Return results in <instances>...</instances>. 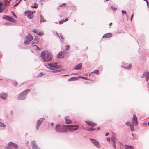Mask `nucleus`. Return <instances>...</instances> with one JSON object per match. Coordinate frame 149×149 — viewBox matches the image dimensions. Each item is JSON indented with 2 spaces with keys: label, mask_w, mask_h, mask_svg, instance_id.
<instances>
[{
  "label": "nucleus",
  "mask_w": 149,
  "mask_h": 149,
  "mask_svg": "<svg viewBox=\"0 0 149 149\" xmlns=\"http://www.w3.org/2000/svg\"><path fill=\"white\" fill-rule=\"evenodd\" d=\"M41 57L44 62L51 61L53 58L51 54L47 51L42 52L41 54Z\"/></svg>",
  "instance_id": "f257e3e1"
},
{
  "label": "nucleus",
  "mask_w": 149,
  "mask_h": 149,
  "mask_svg": "<svg viewBox=\"0 0 149 149\" xmlns=\"http://www.w3.org/2000/svg\"><path fill=\"white\" fill-rule=\"evenodd\" d=\"M65 125L58 124L55 127V130L57 132L66 133L67 132V128Z\"/></svg>",
  "instance_id": "f03ea898"
},
{
  "label": "nucleus",
  "mask_w": 149,
  "mask_h": 149,
  "mask_svg": "<svg viewBox=\"0 0 149 149\" xmlns=\"http://www.w3.org/2000/svg\"><path fill=\"white\" fill-rule=\"evenodd\" d=\"M30 90L27 89L21 93L18 96V99L21 100L25 99L28 92L30 91Z\"/></svg>",
  "instance_id": "7ed1b4c3"
},
{
  "label": "nucleus",
  "mask_w": 149,
  "mask_h": 149,
  "mask_svg": "<svg viewBox=\"0 0 149 149\" xmlns=\"http://www.w3.org/2000/svg\"><path fill=\"white\" fill-rule=\"evenodd\" d=\"M65 127H66L67 130H68L69 131L72 132L76 130L78 128L79 126L75 125H65Z\"/></svg>",
  "instance_id": "20e7f679"
},
{
  "label": "nucleus",
  "mask_w": 149,
  "mask_h": 149,
  "mask_svg": "<svg viewBox=\"0 0 149 149\" xmlns=\"http://www.w3.org/2000/svg\"><path fill=\"white\" fill-rule=\"evenodd\" d=\"M25 15L27 16L29 18L32 19L33 17V14L32 12L31 11L28 10L24 12Z\"/></svg>",
  "instance_id": "39448f33"
},
{
  "label": "nucleus",
  "mask_w": 149,
  "mask_h": 149,
  "mask_svg": "<svg viewBox=\"0 0 149 149\" xmlns=\"http://www.w3.org/2000/svg\"><path fill=\"white\" fill-rule=\"evenodd\" d=\"M131 121L132 123L134 125L136 126L138 124L137 118L136 115H133Z\"/></svg>",
  "instance_id": "423d86ee"
},
{
  "label": "nucleus",
  "mask_w": 149,
  "mask_h": 149,
  "mask_svg": "<svg viewBox=\"0 0 149 149\" xmlns=\"http://www.w3.org/2000/svg\"><path fill=\"white\" fill-rule=\"evenodd\" d=\"M90 140L92 141V143L94 145L96 146L98 148H100V145L99 144V142L96 140L92 139H90Z\"/></svg>",
  "instance_id": "0eeeda50"
},
{
  "label": "nucleus",
  "mask_w": 149,
  "mask_h": 149,
  "mask_svg": "<svg viewBox=\"0 0 149 149\" xmlns=\"http://www.w3.org/2000/svg\"><path fill=\"white\" fill-rule=\"evenodd\" d=\"M48 67L49 69L52 70L56 69L57 68V63H51L48 64Z\"/></svg>",
  "instance_id": "6e6552de"
},
{
  "label": "nucleus",
  "mask_w": 149,
  "mask_h": 149,
  "mask_svg": "<svg viewBox=\"0 0 149 149\" xmlns=\"http://www.w3.org/2000/svg\"><path fill=\"white\" fill-rule=\"evenodd\" d=\"M44 119V118H41L38 120L37 124L36 126V128L37 130H38L39 127L40 126L43 120Z\"/></svg>",
  "instance_id": "1a4fd4ad"
},
{
  "label": "nucleus",
  "mask_w": 149,
  "mask_h": 149,
  "mask_svg": "<svg viewBox=\"0 0 149 149\" xmlns=\"http://www.w3.org/2000/svg\"><path fill=\"white\" fill-rule=\"evenodd\" d=\"M32 149H40L36 144L35 141H33L31 142Z\"/></svg>",
  "instance_id": "9d476101"
},
{
  "label": "nucleus",
  "mask_w": 149,
  "mask_h": 149,
  "mask_svg": "<svg viewBox=\"0 0 149 149\" xmlns=\"http://www.w3.org/2000/svg\"><path fill=\"white\" fill-rule=\"evenodd\" d=\"M8 145L10 147L14 148L16 149H17L18 148V146L17 144L14 143L12 142H9Z\"/></svg>",
  "instance_id": "9b49d317"
},
{
  "label": "nucleus",
  "mask_w": 149,
  "mask_h": 149,
  "mask_svg": "<svg viewBox=\"0 0 149 149\" xmlns=\"http://www.w3.org/2000/svg\"><path fill=\"white\" fill-rule=\"evenodd\" d=\"M85 122L88 125L90 126L94 127L97 125V124L96 123L90 121H86Z\"/></svg>",
  "instance_id": "f8f14e48"
},
{
  "label": "nucleus",
  "mask_w": 149,
  "mask_h": 149,
  "mask_svg": "<svg viewBox=\"0 0 149 149\" xmlns=\"http://www.w3.org/2000/svg\"><path fill=\"white\" fill-rule=\"evenodd\" d=\"M32 31L36 33L38 35L40 36H42L44 34V33L43 31L40 32L38 30L33 29Z\"/></svg>",
  "instance_id": "ddd939ff"
},
{
  "label": "nucleus",
  "mask_w": 149,
  "mask_h": 149,
  "mask_svg": "<svg viewBox=\"0 0 149 149\" xmlns=\"http://www.w3.org/2000/svg\"><path fill=\"white\" fill-rule=\"evenodd\" d=\"M66 54V52L65 51L61 52L58 54V57L59 58H62L64 57Z\"/></svg>",
  "instance_id": "4468645a"
},
{
  "label": "nucleus",
  "mask_w": 149,
  "mask_h": 149,
  "mask_svg": "<svg viewBox=\"0 0 149 149\" xmlns=\"http://www.w3.org/2000/svg\"><path fill=\"white\" fill-rule=\"evenodd\" d=\"M65 120L66 123L71 124L72 123V121L69 119L68 116H66L65 117Z\"/></svg>",
  "instance_id": "2eb2a0df"
},
{
  "label": "nucleus",
  "mask_w": 149,
  "mask_h": 149,
  "mask_svg": "<svg viewBox=\"0 0 149 149\" xmlns=\"http://www.w3.org/2000/svg\"><path fill=\"white\" fill-rule=\"evenodd\" d=\"M112 36V34L110 33H107L103 36V38H111Z\"/></svg>",
  "instance_id": "dca6fc26"
},
{
  "label": "nucleus",
  "mask_w": 149,
  "mask_h": 149,
  "mask_svg": "<svg viewBox=\"0 0 149 149\" xmlns=\"http://www.w3.org/2000/svg\"><path fill=\"white\" fill-rule=\"evenodd\" d=\"M143 77H145L146 79V81H147L149 77V72H146L143 74Z\"/></svg>",
  "instance_id": "f3484780"
},
{
  "label": "nucleus",
  "mask_w": 149,
  "mask_h": 149,
  "mask_svg": "<svg viewBox=\"0 0 149 149\" xmlns=\"http://www.w3.org/2000/svg\"><path fill=\"white\" fill-rule=\"evenodd\" d=\"M7 96V94L4 93H2L0 94V97L5 99Z\"/></svg>",
  "instance_id": "a211bd4d"
},
{
  "label": "nucleus",
  "mask_w": 149,
  "mask_h": 149,
  "mask_svg": "<svg viewBox=\"0 0 149 149\" xmlns=\"http://www.w3.org/2000/svg\"><path fill=\"white\" fill-rule=\"evenodd\" d=\"M4 17L3 18L4 19H5L8 21H11L12 22H13L14 21V19L13 18H11L10 17H8V16H4Z\"/></svg>",
  "instance_id": "6ab92c4d"
},
{
  "label": "nucleus",
  "mask_w": 149,
  "mask_h": 149,
  "mask_svg": "<svg viewBox=\"0 0 149 149\" xmlns=\"http://www.w3.org/2000/svg\"><path fill=\"white\" fill-rule=\"evenodd\" d=\"M29 39H28L27 41L24 42V44L25 45L29 43L31 41V40L33 39V36H29Z\"/></svg>",
  "instance_id": "aec40b11"
},
{
  "label": "nucleus",
  "mask_w": 149,
  "mask_h": 149,
  "mask_svg": "<svg viewBox=\"0 0 149 149\" xmlns=\"http://www.w3.org/2000/svg\"><path fill=\"white\" fill-rule=\"evenodd\" d=\"M9 5V2L7 0H4V6L3 7H2V8H6V6H8Z\"/></svg>",
  "instance_id": "412c9836"
},
{
  "label": "nucleus",
  "mask_w": 149,
  "mask_h": 149,
  "mask_svg": "<svg viewBox=\"0 0 149 149\" xmlns=\"http://www.w3.org/2000/svg\"><path fill=\"white\" fill-rule=\"evenodd\" d=\"M111 140L112 141L113 143V146L115 148H116V139L113 136L111 138Z\"/></svg>",
  "instance_id": "4be33fe9"
},
{
  "label": "nucleus",
  "mask_w": 149,
  "mask_h": 149,
  "mask_svg": "<svg viewBox=\"0 0 149 149\" xmlns=\"http://www.w3.org/2000/svg\"><path fill=\"white\" fill-rule=\"evenodd\" d=\"M82 65L80 64H78L75 67V70H79L81 68Z\"/></svg>",
  "instance_id": "5701e85b"
},
{
  "label": "nucleus",
  "mask_w": 149,
  "mask_h": 149,
  "mask_svg": "<svg viewBox=\"0 0 149 149\" xmlns=\"http://www.w3.org/2000/svg\"><path fill=\"white\" fill-rule=\"evenodd\" d=\"M40 22H45L46 20L43 19V17L42 15H40Z\"/></svg>",
  "instance_id": "b1692460"
},
{
  "label": "nucleus",
  "mask_w": 149,
  "mask_h": 149,
  "mask_svg": "<svg viewBox=\"0 0 149 149\" xmlns=\"http://www.w3.org/2000/svg\"><path fill=\"white\" fill-rule=\"evenodd\" d=\"M32 49L35 50H39V48L36 45H32Z\"/></svg>",
  "instance_id": "393cba45"
},
{
  "label": "nucleus",
  "mask_w": 149,
  "mask_h": 149,
  "mask_svg": "<svg viewBox=\"0 0 149 149\" xmlns=\"http://www.w3.org/2000/svg\"><path fill=\"white\" fill-rule=\"evenodd\" d=\"M125 149H134L132 146H127V145L125 146Z\"/></svg>",
  "instance_id": "a878e982"
},
{
  "label": "nucleus",
  "mask_w": 149,
  "mask_h": 149,
  "mask_svg": "<svg viewBox=\"0 0 149 149\" xmlns=\"http://www.w3.org/2000/svg\"><path fill=\"white\" fill-rule=\"evenodd\" d=\"M132 67V65L131 64H130L127 67H126L125 66H122V67L125 69H130V68H131Z\"/></svg>",
  "instance_id": "bb28decb"
},
{
  "label": "nucleus",
  "mask_w": 149,
  "mask_h": 149,
  "mask_svg": "<svg viewBox=\"0 0 149 149\" xmlns=\"http://www.w3.org/2000/svg\"><path fill=\"white\" fill-rule=\"evenodd\" d=\"M130 129L132 131H133L134 130V125L132 123H130Z\"/></svg>",
  "instance_id": "cd10ccee"
},
{
  "label": "nucleus",
  "mask_w": 149,
  "mask_h": 149,
  "mask_svg": "<svg viewBox=\"0 0 149 149\" xmlns=\"http://www.w3.org/2000/svg\"><path fill=\"white\" fill-rule=\"evenodd\" d=\"M68 18H66L65 20H62L59 21V23L60 24H62L63 22H66L67 21H68Z\"/></svg>",
  "instance_id": "c85d7f7f"
},
{
  "label": "nucleus",
  "mask_w": 149,
  "mask_h": 149,
  "mask_svg": "<svg viewBox=\"0 0 149 149\" xmlns=\"http://www.w3.org/2000/svg\"><path fill=\"white\" fill-rule=\"evenodd\" d=\"M38 42V39L37 38H35V39L32 42L34 43H36Z\"/></svg>",
  "instance_id": "c756f323"
},
{
  "label": "nucleus",
  "mask_w": 149,
  "mask_h": 149,
  "mask_svg": "<svg viewBox=\"0 0 149 149\" xmlns=\"http://www.w3.org/2000/svg\"><path fill=\"white\" fill-rule=\"evenodd\" d=\"M35 5L33 6H32V8H38V5L36 3H34Z\"/></svg>",
  "instance_id": "7c9ffc66"
},
{
  "label": "nucleus",
  "mask_w": 149,
  "mask_h": 149,
  "mask_svg": "<svg viewBox=\"0 0 149 149\" xmlns=\"http://www.w3.org/2000/svg\"><path fill=\"white\" fill-rule=\"evenodd\" d=\"M74 79H76V80L77 79V78H74V77H73V78H71L70 79H69L68 80V81H74Z\"/></svg>",
  "instance_id": "2f4dec72"
},
{
  "label": "nucleus",
  "mask_w": 149,
  "mask_h": 149,
  "mask_svg": "<svg viewBox=\"0 0 149 149\" xmlns=\"http://www.w3.org/2000/svg\"><path fill=\"white\" fill-rule=\"evenodd\" d=\"M93 72L96 73L97 74H98L99 73V71L98 70H95L93 72H91V74H92Z\"/></svg>",
  "instance_id": "473e14b6"
},
{
  "label": "nucleus",
  "mask_w": 149,
  "mask_h": 149,
  "mask_svg": "<svg viewBox=\"0 0 149 149\" xmlns=\"http://www.w3.org/2000/svg\"><path fill=\"white\" fill-rule=\"evenodd\" d=\"M95 130V129L93 128L92 127H90L88 129V130L89 131H94Z\"/></svg>",
  "instance_id": "72a5a7b5"
},
{
  "label": "nucleus",
  "mask_w": 149,
  "mask_h": 149,
  "mask_svg": "<svg viewBox=\"0 0 149 149\" xmlns=\"http://www.w3.org/2000/svg\"><path fill=\"white\" fill-rule=\"evenodd\" d=\"M81 77L83 79H84L86 80H89V79L87 77Z\"/></svg>",
  "instance_id": "f704fd0d"
},
{
  "label": "nucleus",
  "mask_w": 149,
  "mask_h": 149,
  "mask_svg": "<svg viewBox=\"0 0 149 149\" xmlns=\"http://www.w3.org/2000/svg\"><path fill=\"white\" fill-rule=\"evenodd\" d=\"M5 126H6L5 125V124H4L3 123H0V126H2V127H5Z\"/></svg>",
  "instance_id": "c9c22d12"
},
{
  "label": "nucleus",
  "mask_w": 149,
  "mask_h": 149,
  "mask_svg": "<svg viewBox=\"0 0 149 149\" xmlns=\"http://www.w3.org/2000/svg\"><path fill=\"white\" fill-rule=\"evenodd\" d=\"M43 73H40L39 74L38 77H41L43 75Z\"/></svg>",
  "instance_id": "e433bc0d"
},
{
  "label": "nucleus",
  "mask_w": 149,
  "mask_h": 149,
  "mask_svg": "<svg viewBox=\"0 0 149 149\" xmlns=\"http://www.w3.org/2000/svg\"><path fill=\"white\" fill-rule=\"evenodd\" d=\"M66 5V3H63L62 4L59 5V6L60 7H62L63 6H65Z\"/></svg>",
  "instance_id": "4c0bfd02"
},
{
  "label": "nucleus",
  "mask_w": 149,
  "mask_h": 149,
  "mask_svg": "<svg viewBox=\"0 0 149 149\" xmlns=\"http://www.w3.org/2000/svg\"><path fill=\"white\" fill-rule=\"evenodd\" d=\"M130 123H131L130 122H127L126 123V125L127 126H130Z\"/></svg>",
  "instance_id": "58836bf2"
},
{
  "label": "nucleus",
  "mask_w": 149,
  "mask_h": 149,
  "mask_svg": "<svg viewBox=\"0 0 149 149\" xmlns=\"http://www.w3.org/2000/svg\"><path fill=\"white\" fill-rule=\"evenodd\" d=\"M144 1H146V2H147V4L148 7H149V3L148 1L147 0H144Z\"/></svg>",
  "instance_id": "ea45409f"
},
{
  "label": "nucleus",
  "mask_w": 149,
  "mask_h": 149,
  "mask_svg": "<svg viewBox=\"0 0 149 149\" xmlns=\"http://www.w3.org/2000/svg\"><path fill=\"white\" fill-rule=\"evenodd\" d=\"M122 13L123 15L124 14H126V12L125 11H124L123 10H122Z\"/></svg>",
  "instance_id": "a19ab883"
},
{
  "label": "nucleus",
  "mask_w": 149,
  "mask_h": 149,
  "mask_svg": "<svg viewBox=\"0 0 149 149\" xmlns=\"http://www.w3.org/2000/svg\"><path fill=\"white\" fill-rule=\"evenodd\" d=\"M65 47L66 49H68L69 48V46L67 45L65 46Z\"/></svg>",
  "instance_id": "79ce46f5"
},
{
  "label": "nucleus",
  "mask_w": 149,
  "mask_h": 149,
  "mask_svg": "<svg viewBox=\"0 0 149 149\" xmlns=\"http://www.w3.org/2000/svg\"><path fill=\"white\" fill-rule=\"evenodd\" d=\"M59 38L61 39L62 40H63L64 39L63 37L61 35H60L59 36Z\"/></svg>",
  "instance_id": "37998d69"
},
{
  "label": "nucleus",
  "mask_w": 149,
  "mask_h": 149,
  "mask_svg": "<svg viewBox=\"0 0 149 149\" xmlns=\"http://www.w3.org/2000/svg\"><path fill=\"white\" fill-rule=\"evenodd\" d=\"M21 0H20V1L17 3H16V4H15V5L14 6H17V5H18V4H19V3L20 2Z\"/></svg>",
  "instance_id": "c03bdc74"
},
{
  "label": "nucleus",
  "mask_w": 149,
  "mask_h": 149,
  "mask_svg": "<svg viewBox=\"0 0 149 149\" xmlns=\"http://www.w3.org/2000/svg\"><path fill=\"white\" fill-rule=\"evenodd\" d=\"M133 14H132V15L131 16V19H130V20H131V21H132V18H133Z\"/></svg>",
  "instance_id": "a18cd8bd"
},
{
  "label": "nucleus",
  "mask_w": 149,
  "mask_h": 149,
  "mask_svg": "<svg viewBox=\"0 0 149 149\" xmlns=\"http://www.w3.org/2000/svg\"><path fill=\"white\" fill-rule=\"evenodd\" d=\"M112 9L114 10H116V8L115 7H112Z\"/></svg>",
  "instance_id": "49530a36"
},
{
  "label": "nucleus",
  "mask_w": 149,
  "mask_h": 149,
  "mask_svg": "<svg viewBox=\"0 0 149 149\" xmlns=\"http://www.w3.org/2000/svg\"><path fill=\"white\" fill-rule=\"evenodd\" d=\"M107 141H110V139L109 138H107Z\"/></svg>",
  "instance_id": "de8ad7c7"
},
{
  "label": "nucleus",
  "mask_w": 149,
  "mask_h": 149,
  "mask_svg": "<svg viewBox=\"0 0 149 149\" xmlns=\"http://www.w3.org/2000/svg\"><path fill=\"white\" fill-rule=\"evenodd\" d=\"M12 13H13V15L15 17H17V16H16V15L14 14V12L12 11Z\"/></svg>",
  "instance_id": "09e8293b"
},
{
  "label": "nucleus",
  "mask_w": 149,
  "mask_h": 149,
  "mask_svg": "<svg viewBox=\"0 0 149 149\" xmlns=\"http://www.w3.org/2000/svg\"><path fill=\"white\" fill-rule=\"evenodd\" d=\"M17 82H15L14 83V85L15 86H17Z\"/></svg>",
  "instance_id": "8fccbe9b"
},
{
  "label": "nucleus",
  "mask_w": 149,
  "mask_h": 149,
  "mask_svg": "<svg viewBox=\"0 0 149 149\" xmlns=\"http://www.w3.org/2000/svg\"><path fill=\"white\" fill-rule=\"evenodd\" d=\"M109 133H106V134L105 135V136H107L108 135Z\"/></svg>",
  "instance_id": "3c124183"
},
{
  "label": "nucleus",
  "mask_w": 149,
  "mask_h": 149,
  "mask_svg": "<svg viewBox=\"0 0 149 149\" xmlns=\"http://www.w3.org/2000/svg\"><path fill=\"white\" fill-rule=\"evenodd\" d=\"M100 127H97V130H100Z\"/></svg>",
  "instance_id": "603ef678"
},
{
  "label": "nucleus",
  "mask_w": 149,
  "mask_h": 149,
  "mask_svg": "<svg viewBox=\"0 0 149 149\" xmlns=\"http://www.w3.org/2000/svg\"><path fill=\"white\" fill-rule=\"evenodd\" d=\"M2 57V56L1 54V53H0V58H1Z\"/></svg>",
  "instance_id": "864d4df0"
},
{
  "label": "nucleus",
  "mask_w": 149,
  "mask_h": 149,
  "mask_svg": "<svg viewBox=\"0 0 149 149\" xmlns=\"http://www.w3.org/2000/svg\"><path fill=\"white\" fill-rule=\"evenodd\" d=\"M112 24V23H110V24H109V25H110V26H111Z\"/></svg>",
  "instance_id": "5fc2aeb1"
},
{
  "label": "nucleus",
  "mask_w": 149,
  "mask_h": 149,
  "mask_svg": "<svg viewBox=\"0 0 149 149\" xmlns=\"http://www.w3.org/2000/svg\"><path fill=\"white\" fill-rule=\"evenodd\" d=\"M60 71V70H55L54 71L55 72H59Z\"/></svg>",
  "instance_id": "6e6d98bb"
},
{
  "label": "nucleus",
  "mask_w": 149,
  "mask_h": 149,
  "mask_svg": "<svg viewBox=\"0 0 149 149\" xmlns=\"http://www.w3.org/2000/svg\"><path fill=\"white\" fill-rule=\"evenodd\" d=\"M53 123H51V125L52 126V127L53 126Z\"/></svg>",
  "instance_id": "4d7b16f0"
},
{
  "label": "nucleus",
  "mask_w": 149,
  "mask_h": 149,
  "mask_svg": "<svg viewBox=\"0 0 149 149\" xmlns=\"http://www.w3.org/2000/svg\"><path fill=\"white\" fill-rule=\"evenodd\" d=\"M7 149H12L10 148H8Z\"/></svg>",
  "instance_id": "13d9d810"
},
{
  "label": "nucleus",
  "mask_w": 149,
  "mask_h": 149,
  "mask_svg": "<svg viewBox=\"0 0 149 149\" xmlns=\"http://www.w3.org/2000/svg\"><path fill=\"white\" fill-rule=\"evenodd\" d=\"M109 1V0H106V1Z\"/></svg>",
  "instance_id": "bf43d9fd"
},
{
  "label": "nucleus",
  "mask_w": 149,
  "mask_h": 149,
  "mask_svg": "<svg viewBox=\"0 0 149 149\" xmlns=\"http://www.w3.org/2000/svg\"><path fill=\"white\" fill-rule=\"evenodd\" d=\"M91 73L90 74H89V76H90V75H91Z\"/></svg>",
  "instance_id": "052dcab7"
},
{
  "label": "nucleus",
  "mask_w": 149,
  "mask_h": 149,
  "mask_svg": "<svg viewBox=\"0 0 149 149\" xmlns=\"http://www.w3.org/2000/svg\"><path fill=\"white\" fill-rule=\"evenodd\" d=\"M148 125H149V122H148Z\"/></svg>",
  "instance_id": "680f3d73"
},
{
  "label": "nucleus",
  "mask_w": 149,
  "mask_h": 149,
  "mask_svg": "<svg viewBox=\"0 0 149 149\" xmlns=\"http://www.w3.org/2000/svg\"><path fill=\"white\" fill-rule=\"evenodd\" d=\"M29 149H31L30 148H29Z\"/></svg>",
  "instance_id": "e2e57ef3"
}]
</instances>
